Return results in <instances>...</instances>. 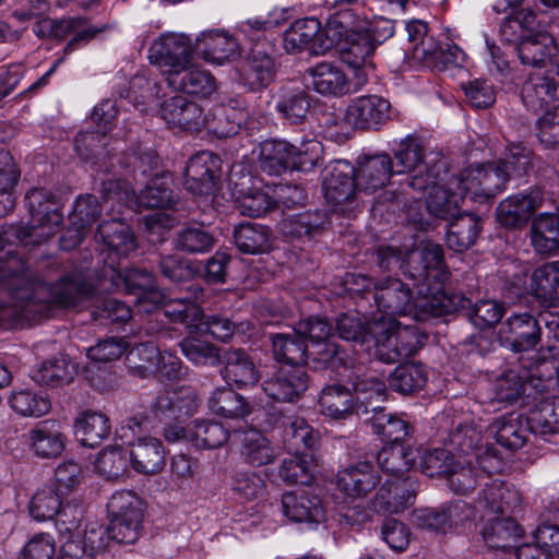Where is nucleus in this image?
<instances>
[{
	"label": "nucleus",
	"mask_w": 559,
	"mask_h": 559,
	"mask_svg": "<svg viewBox=\"0 0 559 559\" xmlns=\"http://www.w3.org/2000/svg\"><path fill=\"white\" fill-rule=\"evenodd\" d=\"M112 286L130 294H136V308L142 312H151L158 305L164 306L163 313L173 321L190 324L202 319L199 302L203 300V288L198 283H191L180 288L176 297H167L155 288L154 277L145 270L130 269L119 272L115 269L106 272Z\"/></svg>",
	"instance_id": "nucleus-1"
},
{
	"label": "nucleus",
	"mask_w": 559,
	"mask_h": 559,
	"mask_svg": "<svg viewBox=\"0 0 559 559\" xmlns=\"http://www.w3.org/2000/svg\"><path fill=\"white\" fill-rule=\"evenodd\" d=\"M415 287L416 296H413L409 286L400 278L388 276L377 281L373 299L378 310L388 316H409L417 321L451 310L449 297L438 285Z\"/></svg>",
	"instance_id": "nucleus-2"
},
{
	"label": "nucleus",
	"mask_w": 559,
	"mask_h": 559,
	"mask_svg": "<svg viewBox=\"0 0 559 559\" xmlns=\"http://www.w3.org/2000/svg\"><path fill=\"white\" fill-rule=\"evenodd\" d=\"M94 271L75 270L67 275L53 286L47 287L46 299L39 298H19L11 292H8L15 302L12 305L0 304V326L4 329H15L23 326L34 319V316L41 310V305L56 304L62 307L76 306L82 299L91 296L96 289L93 282Z\"/></svg>",
	"instance_id": "nucleus-3"
},
{
	"label": "nucleus",
	"mask_w": 559,
	"mask_h": 559,
	"mask_svg": "<svg viewBox=\"0 0 559 559\" xmlns=\"http://www.w3.org/2000/svg\"><path fill=\"white\" fill-rule=\"evenodd\" d=\"M22 240L20 228L10 226L0 229V289L11 292L23 299H46V283L14 249Z\"/></svg>",
	"instance_id": "nucleus-4"
},
{
	"label": "nucleus",
	"mask_w": 559,
	"mask_h": 559,
	"mask_svg": "<svg viewBox=\"0 0 559 559\" xmlns=\"http://www.w3.org/2000/svg\"><path fill=\"white\" fill-rule=\"evenodd\" d=\"M420 449L405 443L385 444L378 453L381 469L395 480H386L377 492L380 508L388 512H399L414 498V490L406 488L403 475L409 472L419 456Z\"/></svg>",
	"instance_id": "nucleus-5"
},
{
	"label": "nucleus",
	"mask_w": 559,
	"mask_h": 559,
	"mask_svg": "<svg viewBox=\"0 0 559 559\" xmlns=\"http://www.w3.org/2000/svg\"><path fill=\"white\" fill-rule=\"evenodd\" d=\"M367 24L352 10L340 11L328 21V36L331 38V48L335 46L344 63L365 73L361 68L370 63L376 45L368 33L362 29Z\"/></svg>",
	"instance_id": "nucleus-6"
},
{
	"label": "nucleus",
	"mask_w": 559,
	"mask_h": 559,
	"mask_svg": "<svg viewBox=\"0 0 559 559\" xmlns=\"http://www.w3.org/2000/svg\"><path fill=\"white\" fill-rule=\"evenodd\" d=\"M391 104L378 95L359 96L344 110L330 115L325 120L329 138L343 142L356 130H377L390 119Z\"/></svg>",
	"instance_id": "nucleus-7"
},
{
	"label": "nucleus",
	"mask_w": 559,
	"mask_h": 559,
	"mask_svg": "<svg viewBox=\"0 0 559 559\" xmlns=\"http://www.w3.org/2000/svg\"><path fill=\"white\" fill-rule=\"evenodd\" d=\"M322 145L306 140L296 146L285 140H265L259 144L258 163L262 171L278 176L287 170L309 171L321 159Z\"/></svg>",
	"instance_id": "nucleus-8"
},
{
	"label": "nucleus",
	"mask_w": 559,
	"mask_h": 559,
	"mask_svg": "<svg viewBox=\"0 0 559 559\" xmlns=\"http://www.w3.org/2000/svg\"><path fill=\"white\" fill-rule=\"evenodd\" d=\"M370 334V340L374 341L376 357L386 364L414 355L425 338L415 325L403 324L384 316L371 321Z\"/></svg>",
	"instance_id": "nucleus-9"
},
{
	"label": "nucleus",
	"mask_w": 559,
	"mask_h": 559,
	"mask_svg": "<svg viewBox=\"0 0 559 559\" xmlns=\"http://www.w3.org/2000/svg\"><path fill=\"white\" fill-rule=\"evenodd\" d=\"M296 335L310 342L309 358L313 367L323 369L345 365V358L340 352L338 345L331 341L333 328L328 319L322 317H309L300 320L295 326Z\"/></svg>",
	"instance_id": "nucleus-10"
},
{
	"label": "nucleus",
	"mask_w": 559,
	"mask_h": 559,
	"mask_svg": "<svg viewBox=\"0 0 559 559\" xmlns=\"http://www.w3.org/2000/svg\"><path fill=\"white\" fill-rule=\"evenodd\" d=\"M508 181L507 170L498 164L471 166L459 176L451 177V186L455 185L463 195L477 202L493 199L502 191Z\"/></svg>",
	"instance_id": "nucleus-11"
},
{
	"label": "nucleus",
	"mask_w": 559,
	"mask_h": 559,
	"mask_svg": "<svg viewBox=\"0 0 559 559\" xmlns=\"http://www.w3.org/2000/svg\"><path fill=\"white\" fill-rule=\"evenodd\" d=\"M426 141L415 134L402 139L393 151L394 173L409 175L408 186L416 191H425L436 176L428 170Z\"/></svg>",
	"instance_id": "nucleus-12"
},
{
	"label": "nucleus",
	"mask_w": 559,
	"mask_h": 559,
	"mask_svg": "<svg viewBox=\"0 0 559 559\" xmlns=\"http://www.w3.org/2000/svg\"><path fill=\"white\" fill-rule=\"evenodd\" d=\"M194 48L193 40L186 34L166 33L151 44L147 57L167 78L192 63Z\"/></svg>",
	"instance_id": "nucleus-13"
},
{
	"label": "nucleus",
	"mask_w": 559,
	"mask_h": 559,
	"mask_svg": "<svg viewBox=\"0 0 559 559\" xmlns=\"http://www.w3.org/2000/svg\"><path fill=\"white\" fill-rule=\"evenodd\" d=\"M354 167L345 160L330 164L323 174L322 190L326 202L335 211L345 213L355 203L357 185Z\"/></svg>",
	"instance_id": "nucleus-14"
},
{
	"label": "nucleus",
	"mask_w": 559,
	"mask_h": 559,
	"mask_svg": "<svg viewBox=\"0 0 559 559\" xmlns=\"http://www.w3.org/2000/svg\"><path fill=\"white\" fill-rule=\"evenodd\" d=\"M406 267L415 286L438 285L440 292H444L442 283L447 278V272L440 245L427 243L421 249L407 252Z\"/></svg>",
	"instance_id": "nucleus-15"
},
{
	"label": "nucleus",
	"mask_w": 559,
	"mask_h": 559,
	"mask_svg": "<svg viewBox=\"0 0 559 559\" xmlns=\"http://www.w3.org/2000/svg\"><path fill=\"white\" fill-rule=\"evenodd\" d=\"M544 201V193L537 188L509 195L496 209L497 221L506 228H522L530 222L534 213L543 206Z\"/></svg>",
	"instance_id": "nucleus-16"
},
{
	"label": "nucleus",
	"mask_w": 559,
	"mask_h": 559,
	"mask_svg": "<svg viewBox=\"0 0 559 559\" xmlns=\"http://www.w3.org/2000/svg\"><path fill=\"white\" fill-rule=\"evenodd\" d=\"M284 46L290 53L305 49L316 55L324 53L331 49L328 24L322 28L320 21L314 17L296 20L284 34Z\"/></svg>",
	"instance_id": "nucleus-17"
},
{
	"label": "nucleus",
	"mask_w": 559,
	"mask_h": 559,
	"mask_svg": "<svg viewBox=\"0 0 559 559\" xmlns=\"http://www.w3.org/2000/svg\"><path fill=\"white\" fill-rule=\"evenodd\" d=\"M498 335L502 345L512 352H528L540 342L542 329L531 313H513L501 324Z\"/></svg>",
	"instance_id": "nucleus-18"
},
{
	"label": "nucleus",
	"mask_w": 559,
	"mask_h": 559,
	"mask_svg": "<svg viewBox=\"0 0 559 559\" xmlns=\"http://www.w3.org/2000/svg\"><path fill=\"white\" fill-rule=\"evenodd\" d=\"M304 367L282 366L262 382L264 393L276 402H295L308 388Z\"/></svg>",
	"instance_id": "nucleus-19"
},
{
	"label": "nucleus",
	"mask_w": 559,
	"mask_h": 559,
	"mask_svg": "<svg viewBox=\"0 0 559 559\" xmlns=\"http://www.w3.org/2000/svg\"><path fill=\"white\" fill-rule=\"evenodd\" d=\"M313 88L325 96H344L356 92L367 81L366 73H358V81L353 85L346 73L330 62H320L309 70Z\"/></svg>",
	"instance_id": "nucleus-20"
},
{
	"label": "nucleus",
	"mask_w": 559,
	"mask_h": 559,
	"mask_svg": "<svg viewBox=\"0 0 559 559\" xmlns=\"http://www.w3.org/2000/svg\"><path fill=\"white\" fill-rule=\"evenodd\" d=\"M26 204L31 214L32 229H41L40 236L51 237L62 222L55 195L46 189L35 188L26 197Z\"/></svg>",
	"instance_id": "nucleus-21"
},
{
	"label": "nucleus",
	"mask_w": 559,
	"mask_h": 559,
	"mask_svg": "<svg viewBox=\"0 0 559 559\" xmlns=\"http://www.w3.org/2000/svg\"><path fill=\"white\" fill-rule=\"evenodd\" d=\"M521 98L524 106L536 114L554 112L559 107V83L548 75L532 74L522 86Z\"/></svg>",
	"instance_id": "nucleus-22"
},
{
	"label": "nucleus",
	"mask_w": 559,
	"mask_h": 559,
	"mask_svg": "<svg viewBox=\"0 0 559 559\" xmlns=\"http://www.w3.org/2000/svg\"><path fill=\"white\" fill-rule=\"evenodd\" d=\"M219 163L218 156L209 151L193 155L186 166L185 186L187 190L199 195L213 193Z\"/></svg>",
	"instance_id": "nucleus-23"
},
{
	"label": "nucleus",
	"mask_w": 559,
	"mask_h": 559,
	"mask_svg": "<svg viewBox=\"0 0 559 559\" xmlns=\"http://www.w3.org/2000/svg\"><path fill=\"white\" fill-rule=\"evenodd\" d=\"M160 116L171 128L199 130L206 124L202 108L183 95H175L160 104Z\"/></svg>",
	"instance_id": "nucleus-24"
},
{
	"label": "nucleus",
	"mask_w": 559,
	"mask_h": 559,
	"mask_svg": "<svg viewBox=\"0 0 559 559\" xmlns=\"http://www.w3.org/2000/svg\"><path fill=\"white\" fill-rule=\"evenodd\" d=\"M272 51L273 46L266 40L251 45L241 68L243 80L251 90L262 88L272 81L274 74Z\"/></svg>",
	"instance_id": "nucleus-25"
},
{
	"label": "nucleus",
	"mask_w": 559,
	"mask_h": 559,
	"mask_svg": "<svg viewBox=\"0 0 559 559\" xmlns=\"http://www.w3.org/2000/svg\"><path fill=\"white\" fill-rule=\"evenodd\" d=\"M131 467L143 475L158 474L165 466L166 451L163 442L154 437H138L129 442Z\"/></svg>",
	"instance_id": "nucleus-26"
},
{
	"label": "nucleus",
	"mask_w": 559,
	"mask_h": 559,
	"mask_svg": "<svg viewBox=\"0 0 559 559\" xmlns=\"http://www.w3.org/2000/svg\"><path fill=\"white\" fill-rule=\"evenodd\" d=\"M284 515L297 523H320L324 520V511L318 496L306 489H296L282 496Z\"/></svg>",
	"instance_id": "nucleus-27"
},
{
	"label": "nucleus",
	"mask_w": 559,
	"mask_h": 559,
	"mask_svg": "<svg viewBox=\"0 0 559 559\" xmlns=\"http://www.w3.org/2000/svg\"><path fill=\"white\" fill-rule=\"evenodd\" d=\"M520 502L519 493L503 481L492 479L485 484L475 501V509L481 518L504 514Z\"/></svg>",
	"instance_id": "nucleus-28"
},
{
	"label": "nucleus",
	"mask_w": 559,
	"mask_h": 559,
	"mask_svg": "<svg viewBox=\"0 0 559 559\" xmlns=\"http://www.w3.org/2000/svg\"><path fill=\"white\" fill-rule=\"evenodd\" d=\"M393 174L391 157L378 154L359 162L354 178L359 190L371 193L385 187Z\"/></svg>",
	"instance_id": "nucleus-29"
},
{
	"label": "nucleus",
	"mask_w": 559,
	"mask_h": 559,
	"mask_svg": "<svg viewBox=\"0 0 559 559\" xmlns=\"http://www.w3.org/2000/svg\"><path fill=\"white\" fill-rule=\"evenodd\" d=\"M530 293L543 306H559V260L545 262L533 270Z\"/></svg>",
	"instance_id": "nucleus-30"
},
{
	"label": "nucleus",
	"mask_w": 559,
	"mask_h": 559,
	"mask_svg": "<svg viewBox=\"0 0 559 559\" xmlns=\"http://www.w3.org/2000/svg\"><path fill=\"white\" fill-rule=\"evenodd\" d=\"M224 368L222 376L228 384L239 389L254 385L259 381V372L251 357L240 348L226 350L222 358Z\"/></svg>",
	"instance_id": "nucleus-31"
},
{
	"label": "nucleus",
	"mask_w": 559,
	"mask_h": 559,
	"mask_svg": "<svg viewBox=\"0 0 559 559\" xmlns=\"http://www.w3.org/2000/svg\"><path fill=\"white\" fill-rule=\"evenodd\" d=\"M27 441L37 456L49 459L63 452L67 438L59 423L45 420L28 432Z\"/></svg>",
	"instance_id": "nucleus-32"
},
{
	"label": "nucleus",
	"mask_w": 559,
	"mask_h": 559,
	"mask_svg": "<svg viewBox=\"0 0 559 559\" xmlns=\"http://www.w3.org/2000/svg\"><path fill=\"white\" fill-rule=\"evenodd\" d=\"M426 189H429L426 205L431 215L442 219L455 217L464 195L455 185L451 186V177L445 185L436 182L433 179Z\"/></svg>",
	"instance_id": "nucleus-33"
},
{
	"label": "nucleus",
	"mask_w": 559,
	"mask_h": 559,
	"mask_svg": "<svg viewBox=\"0 0 559 559\" xmlns=\"http://www.w3.org/2000/svg\"><path fill=\"white\" fill-rule=\"evenodd\" d=\"M530 242L538 255L557 254L559 252V217L549 213L536 216L531 224Z\"/></svg>",
	"instance_id": "nucleus-34"
},
{
	"label": "nucleus",
	"mask_w": 559,
	"mask_h": 559,
	"mask_svg": "<svg viewBox=\"0 0 559 559\" xmlns=\"http://www.w3.org/2000/svg\"><path fill=\"white\" fill-rule=\"evenodd\" d=\"M489 431L496 441L506 449H521L526 443L531 431L528 417L523 418L513 413L503 415L489 426Z\"/></svg>",
	"instance_id": "nucleus-35"
},
{
	"label": "nucleus",
	"mask_w": 559,
	"mask_h": 559,
	"mask_svg": "<svg viewBox=\"0 0 559 559\" xmlns=\"http://www.w3.org/2000/svg\"><path fill=\"white\" fill-rule=\"evenodd\" d=\"M481 531L483 538L488 547L507 551L512 548L522 536L523 530L510 516H486Z\"/></svg>",
	"instance_id": "nucleus-36"
},
{
	"label": "nucleus",
	"mask_w": 559,
	"mask_h": 559,
	"mask_svg": "<svg viewBox=\"0 0 559 559\" xmlns=\"http://www.w3.org/2000/svg\"><path fill=\"white\" fill-rule=\"evenodd\" d=\"M379 481V476L372 465L367 462H360L349 466L338 473L337 487L346 496L352 498H362Z\"/></svg>",
	"instance_id": "nucleus-37"
},
{
	"label": "nucleus",
	"mask_w": 559,
	"mask_h": 559,
	"mask_svg": "<svg viewBox=\"0 0 559 559\" xmlns=\"http://www.w3.org/2000/svg\"><path fill=\"white\" fill-rule=\"evenodd\" d=\"M106 532L102 527L85 531L84 535L70 534L62 544L57 559H92L106 548Z\"/></svg>",
	"instance_id": "nucleus-38"
},
{
	"label": "nucleus",
	"mask_w": 559,
	"mask_h": 559,
	"mask_svg": "<svg viewBox=\"0 0 559 559\" xmlns=\"http://www.w3.org/2000/svg\"><path fill=\"white\" fill-rule=\"evenodd\" d=\"M166 81L175 90L200 97H207L216 90V81L211 72L193 67L192 63L185 70L170 74Z\"/></svg>",
	"instance_id": "nucleus-39"
},
{
	"label": "nucleus",
	"mask_w": 559,
	"mask_h": 559,
	"mask_svg": "<svg viewBox=\"0 0 559 559\" xmlns=\"http://www.w3.org/2000/svg\"><path fill=\"white\" fill-rule=\"evenodd\" d=\"M372 415L366 419L371 425L372 431L378 435L385 444L405 443L412 433V427L406 419L394 414L384 413L382 406L371 407Z\"/></svg>",
	"instance_id": "nucleus-40"
},
{
	"label": "nucleus",
	"mask_w": 559,
	"mask_h": 559,
	"mask_svg": "<svg viewBox=\"0 0 559 559\" xmlns=\"http://www.w3.org/2000/svg\"><path fill=\"white\" fill-rule=\"evenodd\" d=\"M194 52L210 63L223 64L236 51V41L218 31L202 32L193 41Z\"/></svg>",
	"instance_id": "nucleus-41"
},
{
	"label": "nucleus",
	"mask_w": 559,
	"mask_h": 559,
	"mask_svg": "<svg viewBox=\"0 0 559 559\" xmlns=\"http://www.w3.org/2000/svg\"><path fill=\"white\" fill-rule=\"evenodd\" d=\"M450 440L457 450L465 455H474L479 467L487 469L485 461L492 460L489 456L490 449L483 443L484 436L481 427L472 424H460L457 428L450 435Z\"/></svg>",
	"instance_id": "nucleus-42"
},
{
	"label": "nucleus",
	"mask_w": 559,
	"mask_h": 559,
	"mask_svg": "<svg viewBox=\"0 0 559 559\" xmlns=\"http://www.w3.org/2000/svg\"><path fill=\"white\" fill-rule=\"evenodd\" d=\"M207 406L210 411L227 419H245L252 413V405L230 388H217L212 391Z\"/></svg>",
	"instance_id": "nucleus-43"
},
{
	"label": "nucleus",
	"mask_w": 559,
	"mask_h": 559,
	"mask_svg": "<svg viewBox=\"0 0 559 559\" xmlns=\"http://www.w3.org/2000/svg\"><path fill=\"white\" fill-rule=\"evenodd\" d=\"M74 435L81 444L90 448L98 445L110 433V420L100 412L85 411L74 421Z\"/></svg>",
	"instance_id": "nucleus-44"
},
{
	"label": "nucleus",
	"mask_w": 559,
	"mask_h": 559,
	"mask_svg": "<svg viewBox=\"0 0 559 559\" xmlns=\"http://www.w3.org/2000/svg\"><path fill=\"white\" fill-rule=\"evenodd\" d=\"M187 440L199 449H217L230 438V432L221 423L214 420H194L188 425Z\"/></svg>",
	"instance_id": "nucleus-45"
},
{
	"label": "nucleus",
	"mask_w": 559,
	"mask_h": 559,
	"mask_svg": "<svg viewBox=\"0 0 559 559\" xmlns=\"http://www.w3.org/2000/svg\"><path fill=\"white\" fill-rule=\"evenodd\" d=\"M452 219L447 233V243L450 249L462 252L475 243L480 231V221L472 213H457Z\"/></svg>",
	"instance_id": "nucleus-46"
},
{
	"label": "nucleus",
	"mask_w": 559,
	"mask_h": 559,
	"mask_svg": "<svg viewBox=\"0 0 559 559\" xmlns=\"http://www.w3.org/2000/svg\"><path fill=\"white\" fill-rule=\"evenodd\" d=\"M556 52L555 39L547 33H536L518 46L521 62L531 67H545Z\"/></svg>",
	"instance_id": "nucleus-47"
},
{
	"label": "nucleus",
	"mask_w": 559,
	"mask_h": 559,
	"mask_svg": "<svg viewBox=\"0 0 559 559\" xmlns=\"http://www.w3.org/2000/svg\"><path fill=\"white\" fill-rule=\"evenodd\" d=\"M156 407L162 413L175 419L192 415L198 407V396L192 388H179L167 391L156 400Z\"/></svg>",
	"instance_id": "nucleus-48"
},
{
	"label": "nucleus",
	"mask_w": 559,
	"mask_h": 559,
	"mask_svg": "<svg viewBox=\"0 0 559 559\" xmlns=\"http://www.w3.org/2000/svg\"><path fill=\"white\" fill-rule=\"evenodd\" d=\"M98 32V28L92 26L88 21L83 17L72 16L56 20L55 38L63 40L72 36L63 49L64 55L71 53L81 44L88 43Z\"/></svg>",
	"instance_id": "nucleus-49"
},
{
	"label": "nucleus",
	"mask_w": 559,
	"mask_h": 559,
	"mask_svg": "<svg viewBox=\"0 0 559 559\" xmlns=\"http://www.w3.org/2000/svg\"><path fill=\"white\" fill-rule=\"evenodd\" d=\"M274 357L278 361L285 362L284 366L304 367L302 364L309 357V349L299 335L278 333L271 336Z\"/></svg>",
	"instance_id": "nucleus-50"
},
{
	"label": "nucleus",
	"mask_w": 559,
	"mask_h": 559,
	"mask_svg": "<svg viewBox=\"0 0 559 559\" xmlns=\"http://www.w3.org/2000/svg\"><path fill=\"white\" fill-rule=\"evenodd\" d=\"M319 405L321 413L333 419H345L355 409L350 391L337 384L329 385L322 390Z\"/></svg>",
	"instance_id": "nucleus-51"
},
{
	"label": "nucleus",
	"mask_w": 559,
	"mask_h": 559,
	"mask_svg": "<svg viewBox=\"0 0 559 559\" xmlns=\"http://www.w3.org/2000/svg\"><path fill=\"white\" fill-rule=\"evenodd\" d=\"M528 425L535 435L559 433V396L539 401L530 412Z\"/></svg>",
	"instance_id": "nucleus-52"
},
{
	"label": "nucleus",
	"mask_w": 559,
	"mask_h": 559,
	"mask_svg": "<svg viewBox=\"0 0 559 559\" xmlns=\"http://www.w3.org/2000/svg\"><path fill=\"white\" fill-rule=\"evenodd\" d=\"M240 452L243 460L253 466L269 464L277 456L276 449L255 429L243 432Z\"/></svg>",
	"instance_id": "nucleus-53"
},
{
	"label": "nucleus",
	"mask_w": 559,
	"mask_h": 559,
	"mask_svg": "<svg viewBox=\"0 0 559 559\" xmlns=\"http://www.w3.org/2000/svg\"><path fill=\"white\" fill-rule=\"evenodd\" d=\"M177 194L170 177L152 179L138 197L139 205L143 207L173 209L177 203Z\"/></svg>",
	"instance_id": "nucleus-54"
},
{
	"label": "nucleus",
	"mask_w": 559,
	"mask_h": 559,
	"mask_svg": "<svg viewBox=\"0 0 559 559\" xmlns=\"http://www.w3.org/2000/svg\"><path fill=\"white\" fill-rule=\"evenodd\" d=\"M97 235L108 249L127 254L135 249V239L130 227L121 219L103 222L97 228Z\"/></svg>",
	"instance_id": "nucleus-55"
},
{
	"label": "nucleus",
	"mask_w": 559,
	"mask_h": 559,
	"mask_svg": "<svg viewBox=\"0 0 559 559\" xmlns=\"http://www.w3.org/2000/svg\"><path fill=\"white\" fill-rule=\"evenodd\" d=\"M459 504L450 506L442 510L419 509L414 511L413 521L420 528L447 533L461 520L459 518Z\"/></svg>",
	"instance_id": "nucleus-56"
},
{
	"label": "nucleus",
	"mask_w": 559,
	"mask_h": 559,
	"mask_svg": "<svg viewBox=\"0 0 559 559\" xmlns=\"http://www.w3.org/2000/svg\"><path fill=\"white\" fill-rule=\"evenodd\" d=\"M427 380L426 372L419 364H405L396 367L389 378L390 386L404 395L420 390Z\"/></svg>",
	"instance_id": "nucleus-57"
},
{
	"label": "nucleus",
	"mask_w": 559,
	"mask_h": 559,
	"mask_svg": "<svg viewBox=\"0 0 559 559\" xmlns=\"http://www.w3.org/2000/svg\"><path fill=\"white\" fill-rule=\"evenodd\" d=\"M234 240L236 247L243 253L255 254L267 247L269 233L266 227L254 224H239L234 229Z\"/></svg>",
	"instance_id": "nucleus-58"
},
{
	"label": "nucleus",
	"mask_w": 559,
	"mask_h": 559,
	"mask_svg": "<svg viewBox=\"0 0 559 559\" xmlns=\"http://www.w3.org/2000/svg\"><path fill=\"white\" fill-rule=\"evenodd\" d=\"M111 519L143 521L144 510L142 500L132 491H116L107 503Z\"/></svg>",
	"instance_id": "nucleus-59"
},
{
	"label": "nucleus",
	"mask_w": 559,
	"mask_h": 559,
	"mask_svg": "<svg viewBox=\"0 0 559 559\" xmlns=\"http://www.w3.org/2000/svg\"><path fill=\"white\" fill-rule=\"evenodd\" d=\"M66 496L51 487L39 489L29 504V514L36 521H48L58 516Z\"/></svg>",
	"instance_id": "nucleus-60"
},
{
	"label": "nucleus",
	"mask_w": 559,
	"mask_h": 559,
	"mask_svg": "<svg viewBox=\"0 0 559 559\" xmlns=\"http://www.w3.org/2000/svg\"><path fill=\"white\" fill-rule=\"evenodd\" d=\"M354 390L357 394V412L364 408L365 414H372L371 407L379 406V402L386 399L385 383L374 377H358L354 382Z\"/></svg>",
	"instance_id": "nucleus-61"
},
{
	"label": "nucleus",
	"mask_w": 559,
	"mask_h": 559,
	"mask_svg": "<svg viewBox=\"0 0 559 559\" xmlns=\"http://www.w3.org/2000/svg\"><path fill=\"white\" fill-rule=\"evenodd\" d=\"M74 367L62 356L45 360L34 373V380L40 384L57 386L69 382Z\"/></svg>",
	"instance_id": "nucleus-62"
},
{
	"label": "nucleus",
	"mask_w": 559,
	"mask_h": 559,
	"mask_svg": "<svg viewBox=\"0 0 559 559\" xmlns=\"http://www.w3.org/2000/svg\"><path fill=\"white\" fill-rule=\"evenodd\" d=\"M17 180V173L9 152L0 150V217L14 207L12 189Z\"/></svg>",
	"instance_id": "nucleus-63"
},
{
	"label": "nucleus",
	"mask_w": 559,
	"mask_h": 559,
	"mask_svg": "<svg viewBox=\"0 0 559 559\" xmlns=\"http://www.w3.org/2000/svg\"><path fill=\"white\" fill-rule=\"evenodd\" d=\"M126 453L120 447H109L98 453L94 462L95 471L106 479H118L127 472Z\"/></svg>",
	"instance_id": "nucleus-64"
}]
</instances>
